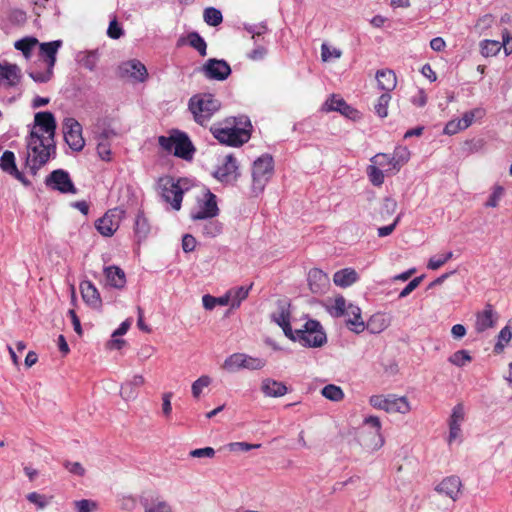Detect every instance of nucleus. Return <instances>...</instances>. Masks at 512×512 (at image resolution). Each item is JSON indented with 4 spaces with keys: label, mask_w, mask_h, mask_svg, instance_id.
<instances>
[{
    "label": "nucleus",
    "mask_w": 512,
    "mask_h": 512,
    "mask_svg": "<svg viewBox=\"0 0 512 512\" xmlns=\"http://www.w3.org/2000/svg\"><path fill=\"white\" fill-rule=\"evenodd\" d=\"M366 328L372 333H379L386 328V324L381 317L373 316L368 321Z\"/></svg>",
    "instance_id": "nucleus-55"
},
{
    "label": "nucleus",
    "mask_w": 512,
    "mask_h": 512,
    "mask_svg": "<svg viewBox=\"0 0 512 512\" xmlns=\"http://www.w3.org/2000/svg\"><path fill=\"white\" fill-rule=\"evenodd\" d=\"M423 276L415 277L412 279L399 293V298L407 297L411 292H413L422 282Z\"/></svg>",
    "instance_id": "nucleus-60"
},
{
    "label": "nucleus",
    "mask_w": 512,
    "mask_h": 512,
    "mask_svg": "<svg viewBox=\"0 0 512 512\" xmlns=\"http://www.w3.org/2000/svg\"><path fill=\"white\" fill-rule=\"evenodd\" d=\"M410 151L405 146H397L391 156L392 167L385 169L387 173H397L409 161Z\"/></svg>",
    "instance_id": "nucleus-27"
},
{
    "label": "nucleus",
    "mask_w": 512,
    "mask_h": 512,
    "mask_svg": "<svg viewBox=\"0 0 512 512\" xmlns=\"http://www.w3.org/2000/svg\"><path fill=\"white\" fill-rule=\"evenodd\" d=\"M215 178L224 183L235 181L238 177V165L233 155L225 157L224 162L214 173Z\"/></svg>",
    "instance_id": "nucleus-16"
},
{
    "label": "nucleus",
    "mask_w": 512,
    "mask_h": 512,
    "mask_svg": "<svg viewBox=\"0 0 512 512\" xmlns=\"http://www.w3.org/2000/svg\"><path fill=\"white\" fill-rule=\"evenodd\" d=\"M80 290H81L82 298L87 304H89L93 307L100 305V303H101L100 294H99L97 288L92 284V282H90V281L81 282Z\"/></svg>",
    "instance_id": "nucleus-31"
},
{
    "label": "nucleus",
    "mask_w": 512,
    "mask_h": 512,
    "mask_svg": "<svg viewBox=\"0 0 512 512\" xmlns=\"http://www.w3.org/2000/svg\"><path fill=\"white\" fill-rule=\"evenodd\" d=\"M45 70H37L33 69L28 74L29 76L38 83H46L51 80L53 77V69L54 67L45 66Z\"/></svg>",
    "instance_id": "nucleus-49"
},
{
    "label": "nucleus",
    "mask_w": 512,
    "mask_h": 512,
    "mask_svg": "<svg viewBox=\"0 0 512 512\" xmlns=\"http://www.w3.org/2000/svg\"><path fill=\"white\" fill-rule=\"evenodd\" d=\"M21 70L16 64H0V86L14 87L20 83Z\"/></svg>",
    "instance_id": "nucleus-19"
},
{
    "label": "nucleus",
    "mask_w": 512,
    "mask_h": 512,
    "mask_svg": "<svg viewBox=\"0 0 512 512\" xmlns=\"http://www.w3.org/2000/svg\"><path fill=\"white\" fill-rule=\"evenodd\" d=\"M448 361L457 367H463L472 361V357L467 350H458L448 358Z\"/></svg>",
    "instance_id": "nucleus-48"
},
{
    "label": "nucleus",
    "mask_w": 512,
    "mask_h": 512,
    "mask_svg": "<svg viewBox=\"0 0 512 512\" xmlns=\"http://www.w3.org/2000/svg\"><path fill=\"white\" fill-rule=\"evenodd\" d=\"M308 283L313 293H321L328 284V277L322 270L314 268L308 273Z\"/></svg>",
    "instance_id": "nucleus-30"
},
{
    "label": "nucleus",
    "mask_w": 512,
    "mask_h": 512,
    "mask_svg": "<svg viewBox=\"0 0 512 512\" xmlns=\"http://www.w3.org/2000/svg\"><path fill=\"white\" fill-rule=\"evenodd\" d=\"M201 221L197 224V228L201 230L203 236L214 238L222 233L223 224L220 221L214 218Z\"/></svg>",
    "instance_id": "nucleus-34"
},
{
    "label": "nucleus",
    "mask_w": 512,
    "mask_h": 512,
    "mask_svg": "<svg viewBox=\"0 0 512 512\" xmlns=\"http://www.w3.org/2000/svg\"><path fill=\"white\" fill-rule=\"evenodd\" d=\"M189 456L193 458H213L215 450L212 447H204L191 450Z\"/></svg>",
    "instance_id": "nucleus-59"
},
{
    "label": "nucleus",
    "mask_w": 512,
    "mask_h": 512,
    "mask_svg": "<svg viewBox=\"0 0 512 512\" xmlns=\"http://www.w3.org/2000/svg\"><path fill=\"white\" fill-rule=\"evenodd\" d=\"M219 212L216 195L207 190L203 199H199L197 206L191 210L190 217L194 221L207 220L215 218Z\"/></svg>",
    "instance_id": "nucleus-8"
},
{
    "label": "nucleus",
    "mask_w": 512,
    "mask_h": 512,
    "mask_svg": "<svg viewBox=\"0 0 512 512\" xmlns=\"http://www.w3.org/2000/svg\"><path fill=\"white\" fill-rule=\"evenodd\" d=\"M295 338L306 347H321L327 341L326 334L317 320H308L303 329H296Z\"/></svg>",
    "instance_id": "nucleus-6"
},
{
    "label": "nucleus",
    "mask_w": 512,
    "mask_h": 512,
    "mask_svg": "<svg viewBox=\"0 0 512 512\" xmlns=\"http://www.w3.org/2000/svg\"><path fill=\"white\" fill-rule=\"evenodd\" d=\"M141 504L144 507V512H173L171 505L160 497L152 499H143Z\"/></svg>",
    "instance_id": "nucleus-35"
},
{
    "label": "nucleus",
    "mask_w": 512,
    "mask_h": 512,
    "mask_svg": "<svg viewBox=\"0 0 512 512\" xmlns=\"http://www.w3.org/2000/svg\"><path fill=\"white\" fill-rule=\"evenodd\" d=\"M74 504L77 512H93L97 508L96 502L88 499L75 501Z\"/></svg>",
    "instance_id": "nucleus-58"
},
{
    "label": "nucleus",
    "mask_w": 512,
    "mask_h": 512,
    "mask_svg": "<svg viewBox=\"0 0 512 512\" xmlns=\"http://www.w3.org/2000/svg\"><path fill=\"white\" fill-rule=\"evenodd\" d=\"M485 115V110L483 108H475L473 110H470L468 112H465L461 119H459L460 122V129H467L472 123L474 122L475 118H482Z\"/></svg>",
    "instance_id": "nucleus-45"
},
{
    "label": "nucleus",
    "mask_w": 512,
    "mask_h": 512,
    "mask_svg": "<svg viewBox=\"0 0 512 512\" xmlns=\"http://www.w3.org/2000/svg\"><path fill=\"white\" fill-rule=\"evenodd\" d=\"M106 282L113 288L122 289L126 284L125 272L118 266H107L104 268Z\"/></svg>",
    "instance_id": "nucleus-25"
},
{
    "label": "nucleus",
    "mask_w": 512,
    "mask_h": 512,
    "mask_svg": "<svg viewBox=\"0 0 512 512\" xmlns=\"http://www.w3.org/2000/svg\"><path fill=\"white\" fill-rule=\"evenodd\" d=\"M274 170L273 158L270 155H262L253 163L252 168V188L256 193L264 190L267 182L272 177Z\"/></svg>",
    "instance_id": "nucleus-5"
},
{
    "label": "nucleus",
    "mask_w": 512,
    "mask_h": 512,
    "mask_svg": "<svg viewBox=\"0 0 512 512\" xmlns=\"http://www.w3.org/2000/svg\"><path fill=\"white\" fill-rule=\"evenodd\" d=\"M501 48V42L496 40H484L481 43V53L485 57L495 56Z\"/></svg>",
    "instance_id": "nucleus-50"
},
{
    "label": "nucleus",
    "mask_w": 512,
    "mask_h": 512,
    "mask_svg": "<svg viewBox=\"0 0 512 512\" xmlns=\"http://www.w3.org/2000/svg\"><path fill=\"white\" fill-rule=\"evenodd\" d=\"M189 45L197 50L199 54L204 57L207 54V44L198 32H190L187 35Z\"/></svg>",
    "instance_id": "nucleus-42"
},
{
    "label": "nucleus",
    "mask_w": 512,
    "mask_h": 512,
    "mask_svg": "<svg viewBox=\"0 0 512 512\" xmlns=\"http://www.w3.org/2000/svg\"><path fill=\"white\" fill-rule=\"evenodd\" d=\"M211 384V378L207 375H202L192 383L191 391L194 398L198 399L204 388Z\"/></svg>",
    "instance_id": "nucleus-51"
},
{
    "label": "nucleus",
    "mask_w": 512,
    "mask_h": 512,
    "mask_svg": "<svg viewBox=\"0 0 512 512\" xmlns=\"http://www.w3.org/2000/svg\"><path fill=\"white\" fill-rule=\"evenodd\" d=\"M64 140L67 145L76 152L81 151L85 146V140L82 136V126L74 118H65L63 121Z\"/></svg>",
    "instance_id": "nucleus-9"
},
{
    "label": "nucleus",
    "mask_w": 512,
    "mask_h": 512,
    "mask_svg": "<svg viewBox=\"0 0 512 512\" xmlns=\"http://www.w3.org/2000/svg\"><path fill=\"white\" fill-rule=\"evenodd\" d=\"M124 211L121 209L109 210L96 222L98 232L106 237L112 236L119 228Z\"/></svg>",
    "instance_id": "nucleus-12"
},
{
    "label": "nucleus",
    "mask_w": 512,
    "mask_h": 512,
    "mask_svg": "<svg viewBox=\"0 0 512 512\" xmlns=\"http://www.w3.org/2000/svg\"><path fill=\"white\" fill-rule=\"evenodd\" d=\"M358 273L352 268H345L335 272L333 281L336 286L348 287L358 280Z\"/></svg>",
    "instance_id": "nucleus-32"
},
{
    "label": "nucleus",
    "mask_w": 512,
    "mask_h": 512,
    "mask_svg": "<svg viewBox=\"0 0 512 512\" xmlns=\"http://www.w3.org/2000/svg\"><path fill=\"white\" fill-rule=\"evenodd\" d=\"M145 383V379L142 375H134L130 381H127L121 385L120 394L123 399L131 400L137 397V388L141 387Z\"/></svg>",
    "instance_id": "nucleus-29"
},
{
    "label": "nucleus",
    "mask_w": 512,
    "mask_h": 512,
    "mask_svg": "<svg viewBox=\"0 0 512 512\" xmlns=\"http://www.w3.org/2000/svg\"><path fill=\"white\" fill-rule=\"evenodd\" d=\"M504 193V189L503 187L501 186H496L494 188V191L492 192V194L489 196L487 202H486V206L487 207H497L498 206V203H499V200L500 198L502 197Z\"/></svg>",
    "instance_id": "nucleus-62"
},
{
    "label": "nucleus",
    "mask_w": 512,
    "mask_h": 512,
    "mask_svg": "<svg viewBox=\"0 0 512 512\" xmlns=\"http://www.w3.org/2000/svg\"><path fill=\"white\" fill-rule=\"evenodd\" d=\"M252 288V284L249 286H239L229 289V295L231 297V308H238L242 301H244Z\"/></svg>",
    "instance_id": "nucleus-38"
},
{
    "label": "nucleus",
    "mask_w": 512,
    "mask_h": 512,
    "mask_svg": "<svg viewBox=\"0 0 512 512\" xmlns=\"http://www.w3.org/2000/svg\"><path fill=\"white\" fill-rule=\"evenodd\" d=\"M34 122L35 126L39 127L43 134H47L44 138L50 140V142L55 141L56 120L51 112L45 111L36 113Z\"/></svg>",
    "instance_id": "nucleus-17"
},
{
    "label": "nucleus",
    "mask_w": 512,
    "mask_h": 512,
    "mask_svg": "<svg viewBox=\"0 0 512 512\" xmlns=\"http://www.w3.org/2000/svg\"><path fill=\"white\" fill-rule=\"evenodd\" d=\"M347 317L346 319V325L352 332L356 334L362 333L366 325L361 317V309L352 303L348 304V310L345 314Z\"/></svg>",
    "instance_id": "nucleus-23"
},
{
    "label": "nucleus",
    "mask_w": 512,
    "mask_h": 512,
    "mask_svg": "<svg viewBox=\"0 0 512 512\" xmlns=\"http://www.w3.org/2000/svg\"><path fill=\"white\" fill-rule=\"evenodd\" d=\"M378 88L389 93L397 85V78L393 70L382 69L376 73Z\"/></svg>",
    "instance_id": "nucleus-28"
},
{
    "label": "nucleus",
    "mask_w": 512,
    "mask_h": 512,
    "mask_svg": "<svg viewBox=\"0 0 512 512\" xmlns=\"http://www.w3.org/2000/svg\"><path fill=\"white\" fill-rule=\"evenodd\" d=\"M410 410L409 403L405 397H396L389 395V404H387L386 412H398L405 414Z\"/></svg>",
    "instance_id": "nucleus-39"
},
{
    "label": "nucleus",
    "mask_w": 512,
    "mask_h": 512,
    "mask_svg": "<svg viewBox=\"0 0 512 512\" xmlns=\"http://www.w3.org/2000/svg\"><path fill=\"white\" fill-rule=\"evenodd\" d=\"M250 120L246 116L225 119L222 123L214 124L210 131L222 144L229 146H241L250 138Z\"/></svg>",
    "instance_id": "nucleus-1"
},
{
    "label": "nucleus",
    "mask_w": 512,
    "mask_h": 512,
    "mask_svg": "<svg viewBox=\"0 0 512 512\" xmlns=\"http://www.w3.org/2000/svg\"><path fill=\"white\" fill-rule=\"evenodd\" d=\"M158 143L162 149L167 152L174 150V155L184 159L191 160L193 158L195 148L184 132L176 130L171 136H160Z\"/></svg>",
    "instance_id": "nucleus-4"
},
{
    "label": "nucleus",
    "mask_w": 512,
    "mask_h": 512,
    "mask_svg": "<svg viewBox=\"0 0 512 512\" xmlns=\"http://www.w3.org/2000/svg\"><path fill=\"white\" fill-rule=\"evenodd\" d=\"M204 21L210 26H218L223 21V16L220 10L214 7H208L203 13Z\"/></svg>",
    "instance_id": "nucleus-47"
},
{
    "label": "nucleus",
    "mask_w": 512,
    "mask_h": 512,
    "mask_svg": "<svg viewBox=\"0 0 512 512\" xmlns=\"http://www.w3.org/2000/svg\"><path fill=\"white\" fill-rule=\"evenodd\" d=\"M0 168L8 174L16 171L15 155L12 151L6 150L3 152L0 157Z\"/></svg>",
    "instance_id": "nucleus-46"
},
{
    "label": "nucleus",
    "mask_w": 512,
    "mask_h": 512,
    "mask_svg": "<svg viewBox=\"0 0 512 512\" xmlns=\"http://www.w3.org/2000/svg\"><path fill=\"white\" fill-rule=\"evenodd\" d=\"M453 258V252L449 251L441 256H433L427 263V268L430 270H437L442 267L446 262Z\"/></svg>",
    "instance_id": "nucleus-52"
},
{
    "label": "nucleus",
    "mask_w": 512,
    "mask_h": 512,
    "mask_svg": "<svg viewBox=\"0 0 512 512\" xmlns=\"http://www.w3.org/2000/svg\"><path fill=\"white\" fill-rule=\"evenodd\" d=\"M189 111L196 123L205 126L212 116L221 108V102L210 93L193 95L188 102Z\"/></svg>",
    "instance_id": "nucleus-3"
},
{
    "label": "nucleus",
    "mask_w": 512,
    "mask_h": 512,
    "mask_svg": "<svg viewBox=\"0 0 512 512\" xmlns=\"http://www.w3.org/2000/svg\"><path fill=\"white\" fill-rule=\"evenodd\" d=\"M497 320L492 305L487 304L483 311L478 312L476 315L475 330L482 333L489 328L494 327Z\"/></svg>",
    "instance_id": "nucleus-24"
},
{
    "label": "nucleus",
    "mask_w": 512,
    "mask_h": 512,
    "mask_svg": "<svg viewBox=\"0 0 512 512\" xmlns=\"http://www.w3.org/2000/svg\"><path fill=\"white\" fill-rule=\"evenodd\" d=\"M179 183V181L175 182L171 178L161 180V195L175 210H180L183 199V190Z\"/></svg>",
    "instance_id": "nucleus-13"
},
{
    "label": "nucleus",
    "mask_w": 512,
    "mask_h": 512,
    "mask_svg": "<svg viewBox=\"0 0 512 512\" xmlns=\"http://www.w3.org/2000/svg\"><path fill=\"white\" fill-rule=\"evenodd\" d=\"M39 45V56L42 59L45 66L54 67L56 63V55L59 48L62 46L61 40H55L51 42L40 43Z\"/></svg>",
    "instance_id": "nucleus-22"
},
{
    "label": "nucleus",
    "mask_w": 512,
    "mask_h": 512,
    "mask_svg": "<svg viewBox=\"0 0 512 512\" xmlns=\"http://www.w3.org/2000/svg\"><path fill=\"white\" fill-rule=\"evenodd\" d=\"M63 465L73 475L81 477L85 474V468L79 462L65 461Z\"/></svg>",
    "instance_id": "nucleus-63"
},
{
    "label": "nucleus",
    "mask_w": 512,
    "mask_h": 512,
    "mask_svg": "<svg viewBox=\"0 0 512 512\" xmlns=\"http://www.w3.org/2000/svg\"><path fill=\"white\" fill-rule=\"evenodd\" d=\"M202 71L207 78L218 81L227 79L231 74L230 65L225 60L215 58L207 60Z\"/></svg>",
    "instance_id": "nucleus-14"
},
{
    "label": "nucleus",
    "mask_w": 512,
    "mask_h": 512,
    "mask_svg": "<svg viewBox=\"0 0 512 512\" xmlns=\"http://www.w3.org/2000/svg\"><path fill=\"white\" fill-rule=\"evenodd\" d=\"M321 395L333 402H339L344 398V392L341 387L334 384L324 386L321 390Z\"/></svg>",
    "instance_id": "nucleus-44"
},
{
    "label": "nucleus",
    "mask_w": 512,
    "mask_h": 512,
    "mask_svg": "<svg viewBox=\"0 0 512 512\" xmlns=\"http://www.w3.org/2000/svg\"><path fill=\"white\" fill-rule=\"evenodd\" d=\"M115 133L113 131L104 130L101 134L98 136V143H97V153L99 157L104 161H110L111 160V149H110V142L109 138L110 136H114Z\"/></svg>",
    "instance_id": "nucleus-33"
},
{
    "label": "nucleus",
    "mask_w": 512,
    "mask_h": 512,
    "mask_svg": "<svg viewBox=\"0 0 512 512\" xmlns=\"http://www.w3.org/2000/svg\"><path fill=\"white\" fill-rule=\"evenodd\" d=\"M27 500L37 506L38 509H44L48 504L49 500L45 495L37 492H31L27 495Z\"/></svg>",
    "instance_id": "nucleus-56"
},
{
    "label": "nucleus",
    "mask_w": 512,
    "mask_h": 512,
    "mask_svg": "<svg viewBox=\"0 0 512 512\" xmlns=\"http://www.w3.org/2000/svg\"><path fill=\"white\" fill-rule=\"evenodd\" d=\"M391 100V96L389 93L382 94L375 104V111L377 115L381 118H384L388 115V104Z\"/></svg>",
    "instance_id": "nucleus-53"
},
{
    "label": "nucleus",
    "mask_w": 512,
    "mask_h": 512,
    "mask_svg": "<svg viewBox=\"0 0 512 512\" xmlns=\"http://www.w3.org/2000/svg\"><path fill=\"white\" fill-rule=\"evenodd\" d=\"M267 49L263 45H257L251 52L247 54V57L252 61H259L265 58Z\"/></svg>",
    "instance_id": "nucleus-64"
},
{
    "label": "nucleus",
    "mask_w": 512,
    "mask_h": 512,
    "mask_svg": "<svg viewBox=\"0 0 512 512\" xmlns=\"http://www.w3.org/2000/svg\"><path fill=\"white\" fill-rule=\"evenodd\" d=\"M323 110L327 112L337 111L350 119H355L358 116V111L347 104L343 98L337 95H332L329 99L326 100L323 105Z\"/></svg>",
    "instance_id": "nucleus-18"
},
{
    "label": "nucleus",
    "mask_w": 512,
    "mask_h": 512,
    "mask_svg": "<svg viewBox=\"0 0 512 512\" xmlns=\"http://www.w3.org/2000/svg\"><path fill=\"white\" fill-rule=\"evenodd\" d=\"M462 483L458 476H449L444 478L435 488V490L456 501L461 491Z\"/></svg>",
    "instance_id": "nucleus-20"
},
{
    "label": "nucleus",
    "mask_w": 512,
    "mask_h": 512,
    "mask_svg": "<svg viewBox=\"0 0 512 512\" xmlns=\"http://www.w3.org/2000/svg\"><path fill=\"white\" fill-rule=\"evenodd\" d=\"M369 402L374 408L386 411L387 404H389V395L387 397L382 395H373L370 397Z\"/></svg>",
    "instance_id": "nucleus-61"
},
{
    "label": "nucleus",
    "mask_w": 512,
    "mask_h": 512,
    "mask_svg": "<svg viewBox=\"0 0 512 512\" xmlns=\"http://www.w3.org/2000/svg\"><path fill=\"white\" fill-rule=\"evenodd\" d=\"M150 232V225L148 223V220L144 216L142 211H139L134 224V233L138 240V242H141L145 240Z\"/></svg>",
    "instance_id": "nucleus-36"
},
{
    "label": "nucleus",
    "mask_w": 512,
    "mask_h": 512,
    "mask_svg": "<svg viewBox=\"0 0 512 512\" xmlns=\"http://www.w3.org/2000/svg\"><path fill=\"white\" fill-rule=\"evenodd\" d=\"M39 44L38 40L34 37H26L15 42L14 47L21 51L25 58H29L31 51Z\"/></svg>",
    "instance_id": "nucleus-43"
},
{
    "label": "nucleus",
    "mask_w": 512,
    "mask_h": 512,
    "mask_svg": "<svg viewBox=\"0 0 512 512\" xmlns=\"http://www.w3.org/2000/svg\"><path fill=\"white\" fill-rule=\"evenodd\" d=\"M45 185L63 194H76L77 188L72 182L70 175L63 169L52 171L45 179Z\"/></svg>",
    "instance_id": "nucleus-10"
},
{
    "label": "nucleus",
    "mask_w": 512,
    "mask_h": 512,
    "mask_svg": "<svg viewBox=\"0 0 512 512\" xmlns=\"http://www.w3.org/2000/svg\"><path fill=\"white\" fill-rule=\"evenodd\" d=\"M27 159L26 164L32 175L44 166L51 157L56 155L55 141L50 142L35 130H31L27 137Z\"/></svg>",
    "instance_id": "nucleus-2"
},
{
    "label": "nucleus",
    "mask_w": 512,
    "mask_h": 512,
    "mask_svg": "<svg viewBox=\"0 0 512 512\" xmlns=\"http://www.w3.org/2000/svg\"><path fill=\"white\" fill-rule=\"evenodd\" d=\"M118 74L119 77L127 78L134 83H143L148 78V72L145 65L137 59L121 63L118 67Z\"/></svg>",
    "instance_id": "nucleus-11"
},
{
    "label": "nucleus",
    "mask_w": 512,
    "mask_h": 512,
    "mask_svg": "<svg viewBox=\"0 0 512 512\" xmlns=\"http://www.w3.org/2000/svg\"><path fill=\"white\" fill-rule=\"evenodd\" d=\"M266 365V360L259 357H253L245 353H233L228 356L222 368L227 372L233 373L240 369L260 370Z\"/></svg>",
    "instance_id": "nucleus-7"
},
{
    "label": "nucleus",
    "mask_w": 512,
    "mask_h": 512,
    "mask_svg": "<svg viewBox=\"0 0 512 512\" xmlns=\"http://www.w3.org/2000/svg\"><path fill=\"white\" fill-rule=\"evenodd\" d=\"M123 34L124 31L118 23L117 19L114 18L113 20H111L107 29V35L111 39H119Z\"/></svg>",
    "instance_id": "nucleus-57"
},
{
    "label": "nucleus",
    "mask_w": 512,
    "mask_h": 512,
    "mask_svg": "<svg viewBox=\"0 0 512 512\" xmlns=\"http://www.w3.org/2000/svg\"><path fill=\"white\" fill-rule=\"evenodd\" d=\"M465 407L463 403H458L452 409V413L449 417V437L448 442L458 439L461 436V425L465 421Z\"/></svg>",
    "instance_id": "nucleus-15"
},
{
    "label": "nucleus",
    "mask_w": 512,
    "mask_h": 512,
    "mask_svg": "<svg viewBox=\"0 0 512 512\" xmlns=\"http://www.w3.org/2000/svg\"><path fill=\"white\" fill-rule=\"evenodd\" d=\"M512 338V318L508 320L505 327H503L498 334V341L494 346V351L502 352L505 345L509 343Z\"/></svg>",
    "instance_id": "nucleus-41"
},
{
    "label": "nucleus",
    "mask_w": 512,
    "mask_h": 512,
    "mask_svg": "<svg viewBox=\"0 0 512 512\" xmlns=\"http://www.w3.org/2000/svg\"><path fill=\"white\" fill-rule=\"evenodd\" d=\"M348 310V304L343 296H337L333 302L327 305V311L332 317L339 318L345 316Z\"/></svg>",
    "instance_id": "nucleus-40"
},
{
    "label": "nucleus",
    "mask_w": 512,
    "mask_h": 512,
    "mask_svg": "<svg viewBox=\"0 0 512 512\" xmlns=\"http://www.w3.org/2000/svg\"><path fill=\"white\" fill-rule=\"evenodd\" d=\"M261 391L267 397H281L288 392V388L282 382L266 378L261 383Z\"/></svg>",
    "instance_id": "nucleus-26"
},
{
    "label": "nucleus",
    "mask_w": 512,
    "mask_h": 512,
    "mask_svg": "<svg viewBox=\"0 0 512 512\" xmlns=\"http://www.w3.org/2000/svg\"><path fill=\"white\" fill-rule=\"evenodd\" d=\"M368 176L370 181L375 186H380L384 182V173L378 167L372 165L368 168Z\"/></svg>",
    "instance_id": "nucleus-54"
},
{
    "label": "nucleus",
    "mask_w": 512,
    "mask_h": 512,
    "mask_svg": "<svg viewBox=\"0 0 512 512\" xmlns=\"http://www.w3.org/2000/svg\"><path fill=\"white\" fill-rule=\"evenodd\" d=\"M98 60V50L84 51L77 54V61L79 64L90 71H93L96 68Z\"/></svg>",
    "instance_id": "nucleus-37"
},
{
    "label": "nucleus",
    "mask_w": 512,
    "mask_h": 512,
    "mask_svg": "<svg viewBox=\"0 0 512 512\" xmlns=\"http://www.w3.org/2000/svg\"><path fill=\"white\" fill-rule=\"evenodd\" d=\"M364 426H368L371 428L373 436L370 442H365V446L372 449L378 450L384 445V438L382 437L381 430V422L380 419L376 416H369L364 419Z\"/></svg>",
    "instance_id": "nucleus-21"
}]
</instances>
